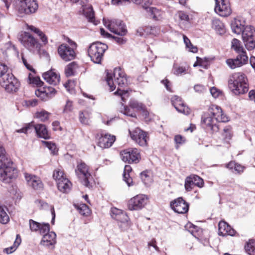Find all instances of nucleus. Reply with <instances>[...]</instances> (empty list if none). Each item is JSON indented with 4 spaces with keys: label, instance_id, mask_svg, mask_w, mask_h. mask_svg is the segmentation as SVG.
I'll return each mask as SVG.
<instances>
[{
    "label": "nucleus",
    "instance_id": "obj_62",
    "mask_svg": "<svg viewBox=\"0 0 255 255\" xmlns=\"http://www.w3.org/2000/svg\"><path fill=\"white\" fill-rule=\"evenodd\" d=\"M140 178L144 184H147L150 180V177L147 174L146 171L140 173Z\"/></svg>",
    "mask_w": 255,
    "mask_h": 255
},
{
    "label": "nucleus",
    "instance_id": "obj_29",
    "mask_svg": "<svg viewBox=\"0 0 255 255\" xmlns=\"http://www.w3.org/2000/svg\"><path fill=\"white\" fill-rule=\"evenodd\" d=\"M58 189L61 192L64 193H68L72 186L71 182L66 177L62 178V180L58 181L57 183Z\"/></svg>",
    "mask_w": 255,
    "mask_h": 255
},
{
    "label": "nucleus",
    "instance_id": "obj_47",
    "mask_svg": "<svg viewBox=\"0 0 255 255\" xmlns=\"http://www.w3.org/2000/svg\"><path fill=\"white\" fill-rule=\"evenodd\" d=\"M107 71L106 81L110 88L111 91H114L116 89V86L113 80V75L109 72L108 70Z\"/></svg>",
    "mask_w": 255,
    "mask_h": 255
},
{
    "label": "nucleus",
    "instance_id": "obj_22",
    "mask_svg": "<svg viewBox=\"0 0 255 255\" xmlns=\"http://www.w3.org/2000/svg\"><path fill=\"white\" fill-rule=\"evenodd\" d=\"M24 177L27 184L34 190H41L43 184L39 177L28 173H25Z\"/></svg>",
    "mask_w": 255,
    "mask_h": 255
},
{
    "label": "nucleus",
    "instance_id": "obj_5",
    "mask_svg": "<svg viewBox=\"0 0 255 255\" xmlns=\"http://www.w3.org/2000/svg\"><path fill=\"white\" fill-rule=\"evenodd\" d=\"M108 48V47L107 44L97 41L93 42L89 46L88 54L94 63L100 64L104 54Z\"/></svg>",
    "mask_w": 255,
    "mask_h": 255
},
{
    "label": "nucleus",
    "instance_id": "obj_51",
    "mask_svg": "<svg viewBox=\"0 0 255 255\" xmlns=\"http://www.w3.org/2000/svg\"><path fill=\"white\" fill-rule=\"evenodd\" d=\"M223 134L227 140H230L232 136V127L230 126L225 127Z\"/></svg>",
    "mask_w": 255,
    "mask_h": 255
},
{
    "label": "nucleus",
    "instance_id": "obj_33",
    "mask_svg": "<svg viewBox=\"0 0 255 255\" xmlns=\"http://www.w3.org/2000/svg\"><path fill=\"white\" fill-rule=\"evenodd\" d=\"M131 171L132 168L130 165H125L123 173V179L128 186L132 185V179L129 176V173Z\"/></svg>",
    "mask_w": 255,
    "mask_h": 255
},
{
    "label": "nucleus",
    "instance_id": "obj_21",
    "mask_svg": "<svg viewBox=\"0 0 255 255\" xmlns=\"http://www.w3.org/2000/svg\"><path fill=\"white\" fill-rule=\"evenodd\" d=\"M171 101L172 105L178 112L186 115L190 114V109L184 104L181 97L174 96L171 98Z\"/></svg>",
    "mask_w": 255,
    "mask_h": 255
},
{
    "label": "nucleus",
    "instance_id": "obj_59",
    "mask_svg": "<svg viewBox=\"0 0 255 255\" xmlns=\"http://www.w3.org/2000/svg\"><path fill=\"white\" fill-rule=\"evenodd\" d=\"M124 211L119 209L116 208H112L111 209V215L113 219H115L116 217L118 216L121 213H122Z\"/></svg>",
    "mask_w": 255,
    "mask_h": 255
},
{
    "label": "nucleus",
    "instance_id": "obj_12",
    "mask_svg": "<svg viewBox=\"0 0 255 255\" xmlns=\"http://www.w3.org/2000/svg\"><path fill=\"white\" fill-rule=\"evenodd\" d=\"M108 27L112 32L121 36H124L128 33L126 24L121 19L111 20Z\"/></svg>",
    "mask_w": 255,
    "mask_h": 255
},
{
    "label": "nucleus",
    "instance_id": "obj_58",
    "mask_svg": "<svg viewBox=\"0 0 255 255\" xmlns=\"http://www.w3.org/2000/svg\"><path fill=\"white\" fill-rule=\"evenodd\" d=\"M122 106H124V112L121 111V112L123 113L124 115L131 117H136L135 113L134 112L131 111L128 107L125 106L123 105H122Z\"/></svg>",
    "mask_w": 255,
    "mask_h": 255
},
{
    "label": "nucleus",
    "instance_id": "obj_19",
    "mask_svg": "<svg viewBox=\"0 0 255 255\" xmlns=\"http://www.w3.org/2000/svg\"><path fill=\"white\" fill-rule=\"evenodd\" d=\"M204 184V181L200 177L196 175H191L186 178L184 186L186 191H190L194 186L201 188L203 187Z\"/></svg>",
    "mask_w": 255,
    "mask_h": 255
},
{
    "label": "nucleus",
    "instance_id": "obj_7",
    "mask_svg": "<svg viewBox=\"0 0 255 255\" xmlns=\"http://www.w3.org/2000/svg\"><path fill=\"white\" fill-rule=\"evenodd\" d=\"M18 39L23 46L29 51L33 53L39 52L41 44L37 39L29 32H24L21 33L19 35Z\"/></svg>",
    "mask_w": 255,
    "mask_h": 255
},
{
    "label": "nucleus",
    "instance_id": "obj_20",
    "mask_svg": "<svg viewBox=\"0 0 255 255\" xmlns=\"http://www.w3.org/2000/svg\"><path fill=\"white\" fill-rule=\"evenodd\" d=\"M56 93V90L51 86H45L43 87V89H37L35 92L36 96L44 101L52 98Z\"/></svg>",
    "mask_w": 255,
    "mask_h": 255
},
{
    "label": "nucleus",
    "instance_id": "obj_35",
    "mask_svg": "<svg viewBox=\"0 0 255 255\" xmlns=\"http://www.w3.org/2000/svg\"><path fill=\"white\" fill-rule=\"evenodd\" d=\"M245 249L249 255H255V240H249L245 246Z\"/></svg>",
    "mask_w": 255,
    "mask_h": 255
},
{
    "label": "nucleus",
    "instance_id": "obj_61",
    "mask_svg": "<svg viewBox=\"0 0 255 255\" xmlns=\"http://www.w3.org/2000/svg\"><path fill=\"white\" fill-rule=\"evenodd\" d=\"M210 91L212 96L215 98L218 97L222 94L221 92L215 87L211 88Z\"/></svg>",
    "mask_w": 255,
    "mask_h": 255
},
{
    "label": "nucleus",
    "instance_id": "obj_64",
    "mask_svg": "<svg viewBox=\"0 0 255 255\" xmlns=\"http://www.w3.org/2000/svg\"><path fill=\"white\" fill-rule=\"evenodd\" d=\"M179 16L181 20H185L186 21H189V15L185 12L181 11L179 13Z\"/></svg>",
    "mask_w": 255,
    "mask_h": 255
},
{
    "label": "nucleus",
    "instance_id": "obj_31",
    "mask_svg": "<svg viewBox=\"0 0 255 255\" xmlns=\"http://www.w3.org/2000/svg\"><path fill=\"white\" fill-rule=\"evenodd\" d=\"M231 49L236 54L246 52L241 41L236 38L233 39L231 41Z\"/></svg>",
    "mask_w": 255,
    "mask_h": 255
},
{
    "label": "nucleus",
    "instance_id": "obj_30",
    "mask_svg": "<svg viewBox=\"0 0 255 255\" xmlns=\"http://www.w3.org/2000/svg\"><path fill=\"white\" fill-rule=\"evenodd\" d=\"M212 27L217 34L223 35L226 33V28L224 24L219 19L215 18L212 20Z\"/></svg>",
    "mask_w": 255,
    "mask_h": 255
},
{
    "label": "nucleus",
    "instance_id": "obj_36",
    "mask_svg": "<svg viewBox=\"0 0 255 255\" xmlns=\"http://www.w3.org/2000/svg\"><path fill=\"white\" fill-rule=\"evenodd\" d=\"M227 65L232 69L236 68L241 67L243 65L242 64V62L238 60V58H228L226 60Z\"/></svg>",
    "mask_w": 255,
    "mask_h": 255
},
{
    "label": "nucleus",
    "instance_id": "obj_49",
    "mask_svg": "<svg viewBox=\"0 0 255 255\" xmlns=\"http://www.w3.org/2000/svg\"><path fill=\"white\" fill-rule=\"evenodd\" d=\"M79 121L80 123L84 125H88L89 124V116L87 112H79Z\"/></svg>",
    "mask_w": 255,
    "mask_h": 255
},
{
    "label": "nucleus",
    "instance_id": "obj_46",
    "mask_svg": "<svg viewBox=\"0 0 255 255\" xmlns=\"http://www.w3.org/2000/svg\"><path fill=\"white\" fill-rule=\"evenodd\" d=\"M43 143L51 151V153L53 155L57 154L58 152V149L56 147L55 143H53L51 141H43Z\"/></svg>",
    "mask_w": 255,
    "mask_h": 255
},
{
    "label": "nucleus",
    "instance_id": "obj_13",
    "mask_svg": "<svg viewBox=\"0 0 255 255\" xmlns=\"http://www.w3.org/2000/svg\"><path fill=\"white\" fill-rule=\"evenodd\" d=\"M129 134L131 138L141 146H145L147 144V133L138 128L132 130L129 129Z\"/></svg>",
    "mask_w": 255,
    "mask_h": 255
},
{
    "label": "nucleus",
    "instance_id": "obj_3",
    "mask_svg": "<svg viewBox=\"0 0 255 255\" xmlns=\"http://www.w3.org/2000/svg\"><path fill=\"white\" fill-rule=\"evenodd\" d=\"M230 90L236 95L244 94L249 90V85L246 75L242 73H235L228 81Z\"/></svg>",
    "mask_w": 255,
    "mask_h": 255
},
{
    "label": "nucleus",
    "instance_id": "obj_4",
    "mask_svg": "<svg viewBox=\"0 0 255 255\" xmlns=\"http://www.w3.org/2000/svg\"><path fill=\"white\" fill-rule=\"evenodd\" d=\"M13 5L15 10L21 14L35 13L38 8L37 0H14Z\"/></svg>",
    "mask_w": 255,
    "mask_h": 255
},
{
    "label": "nucleus",
    "instance_id": "obj_45",
    "mask_svg": "<svg viewBox=\"0 0 255 255\" xmlns=\"http://www.w3.org/2000/svg\"><path fill=\"white\" fill-rule=\"evenodd\" d=\"M33 122L30 123L26 124L24 127L20 129L16 130V132L18 133H26L28 132H31L33 129Z\"/></svg>",
    "mask_w": 255,
    "mask_h": 255
},
{
    "label": "nucleus",
    "instance_id": "obj_54",
    "mask_svg": "<svg viewBox=\"0 0 255 255\" xmlns=\"http://www.w3.org/2000/svg\"><path fill=\"white\" fill-rule=\"evenodd\" d=\"M50 225L48 223H43L41 224L40 229L38 230L41 234H42L43 236L44 234H47V233L50 232Z\"/></svg>",
    "mask_w": 255,
    "mask_h": 255
},
{
    "label": "nucleus",
    "instance_id": "obj_44",
    "mask_svg": "<svg viewBox=\"0 0 255 255\" xmlns=\"http://www.w3.org/2000/svg\"><path fill=\"white\" fill-rule=\"evenodd\" d=\"M129 106L132 109H135L140 111H144L145 108L143 104L138 103L135 100H130L129 103Z\"/></svg>",
    "mask_w": 255,
    "mask_h": 255
},
{
    "label": "nucleus",
    "instance_id": "obj_23",
    "mask_svg": "<svg viewBox=\"0 0 255 255\" xmlns=\"http://www.w3.org/2000/svg\"><path fill=\"white\" fill-rule=\"evenodd\" d=\"M218 227V234L220 236L223 237L227 235L234 236L237 234L236 231L225 221L220 222Z\"/></svg>",
    "mask_w": 255,
    "mask_h": 255
},
{
    "label": "nucleus",
    "instance_id": "obj_28",
    "mask_svg": "<svg viewBox=\"0 0 255 255\" xmlns=\"http://www.w3.org/2000/svg\"><path fill=\"white\" fill-rule=\"evenodd\" d=\"M245 21L241 19L235 18L232 21L231 26L233 32L237 34H240L243 32L245 26L244 24Z\"/></svg>",
    "mask_w": 255,
    "mask_h": 255
},
{
    "label": "nucleus",
    "instance_id": "obj_27",
    "mask_svg": "<svg viewBox=\"0 0 255 255\" xmlns=\"http://www.w3.org/2000/svg\"><path fill=\"white\" fill-rule=\"evenodd\" d=\"M116 137L108 133H101L99 139V143L103 144L104 147H111L115 141Z\"/></svg>",
    "mask_w": 255,
    "mask_h": 255
},
{
    "label": "nucleus",
    "instance_id": "obj_48",
    "mask_svg": "<svg viewBox=\"0 0 255 255\" xmlns=\"http://www.w3.org/2000/svg\"><path fill=\"white\" fill-rule=\"evenodd\" d=\"M28 79L30 83L35 84L37 87H41L44 84L39 77H34L31 74H29L28 75Z\"/></svg>",
    "mask_w": 255,
    "mask_h": 255
},
{
    "label": "nucleus",
    "instance_id": "obj_39",
    "mask_svg": "<svg viewBox=\"0 0 255 255\" xmlns=\"http://www.w3.org/2000/svg\"><path fill=\"white\" fill-rule=\"evenodd\" d=\"M5 210H7L5 206H0V222L2 224L7 223L9 220Z\"/></svg>",
    "mask_w": 255,
    "mask_h": 255
},
{
    "label": "nucleus",
    "instance_id": "obj_42",
    "mask_svg": "<svg viewBox=\"0 0 255 255\" xmlns=\"http://www.w3.org/2000/svg\"><path fill=\"white\" fill-rule=\"evenodd\" d=\"M66 177L64 173L63 170L60 169H56L54 170L53 173V178L54 179L56 180L57 182L62 180V178H65Z\"/></svg>",
    "mask_w": 255,
    "mask_h": 255
},
{
    "label": "nucleus",
    "instance_id": "obj_37",
    "mask_svg": "<svg viewBox=\"0 0 255 255\" xmlns=\"http://www.w3.org/2000/svg\"><path fill=\"white\" fill-rule=\"evenodd\" d=\"M21 242V239L19 234L16 235V239L12 246L4 249L6 254H9L14 252Z\"/></svg>",
    "mask_w": 255,
    "mask_h": 255
},
{
    "label": "nucleus",
    "instance_id": "obj_11",
    "mask_svg": "<svg viewBox=\"0 0 255 255\" xmlns=\"http://www.w3.org/2000/svg\"><path fill=\"white\" fill-rule=\"evenodd\" d=\"M120 155L122 160L129 164L138 163L141 159L140 154L136 148H128L122 151Z\"/></svg>",
    "mask_w": 255,
    "mask_h": 255
},
{
    "label": "nucleus",
    "instance_id": "obj_43",
    "mask_svg": "<svg viewBox=\"0 0 255 255\" xmlns=\"http://www.w3.org/2000/svg\"><path fill=\"white\" fill-rule=\"evenodd\" d=\"M85 15L88 19V21L94 23L95 21V13L92 7L88 8L85 12Z\"/></svg>",
    "mask_w": 255,
    "mask_h": 255
},
{
    "label": "nucleus",
    "instance_id": "obj_10",
    "mask_svg": "<svg viewBox=\"0 0 255 255\" xmlns=\"http://www.w3.org/2000/svg\"><path fill=\"white\" fill-rule=\"evenodd\" d=\"M242 34L247 49L249 50L254 49L255 48V28L253 26L247 25Z\"/></svg>",
    "mask_w": 255,
    "mask_h": 255
},
{
    "label": "nucleus",
    "instance_id": "obj_9",
    "mask_svg": "<svg viewBox=\"0 0 255 255\" xmlns=\"http://www.w3.org/2000/svg\"><path fill=\"white\" fill-rule=\"evenodd\" d=\"M0 85L5 88L7 92L9 93L17 92L20 87L19 82L11 72L4 75L0 80Z\"/></svg>",
    "mask_w": 255,
    "mask_h": 255
},
{
    "label": "nucleus",
    "instance_id": "obj_14",
    "mask_svg": "<svg viewBox=\"0 0 255 255\" xmlns=\"http://www.w3.org/2000/svg\"><path fill=\"white\" fill-rule=\"evenodd\" d=\"M88 166L84 162H81L77 165V170L82 175V183L86 187L91 188L92 187L93 177L88 171Z\"/></svg>",
    "mask_w": 255,
    "mask_h": 255
},
{
    "label": "nucleus",
    "instance_id": "obj_8",
    "mask_svg": "<svg viewBox=\"0 0 255 255\" xmlns=\"http://www.w3.org/2000/svg\"><path fill=\"white\" fill-rule=\"evenodd\" d=\"M132 2L136 4L141 5L142 7L146 9L150 14V16L153 19L157 18L156 13L158 12V9L155 7H149L151 4V0H112V3L114 5H125Z\"/></svg>",
    "mask_w": 255,
    "mask_h": 255
},
{
    "label": "nucleus",
    "instance_id": "obj_2",
    "mask_svg": "<svg viewBox=\"0 0 255 255\" xmlns=\"http://www.w3.org/2000/svg\"><path fill=\"white\" fill-rule=\"evenodd\" d=\"M4 152L0 147V180L9 183L17 176V170L12 166L13 162L5 157Z\"/></svg>",
    "mask_w": 255,
    "mask_h": 255
},
{
    "label": "nucleus",
    "instance_id": "obj_1",
    "mask_svg": "<svg viewBox=\"0 0 255 255\" xmlns=\"http://www.w3.org/2000/svg\"><path fill=\"white\" fill-rule=\"evenodd\" d=\"M229 118L223 113L222 109L215 105H212L207 112L202 115L201 126L207 132L213 133L219 131L218 122H227Z\"/></svg>",
    "mask_w": 255,
    "mask_h": 255
},
{
    "label": "nucleus",
    "instance_id": "obj_55",
    "mask_svg": "<svg viewBox=\"0 0 255 255\" xmlns=\"http://www.w3.org/2000/svg\"><path fill=\"white\" fill-rule=\"evenodd\" d=\"M111 38L114 40L117 43L120 45L125 44L127 41V39L126 38L118 35L117 36L112 35V36L111 37Z\"/></svg>",
    "mask_w": 255,
    "mask_h": 255
},
{
    "label": "nucleus",
    "instance_id": "obj_57",
    "mask_svg": "<svg viewBox=\"0 0 255 255\" xmlns=\"http://www.w3.org/2000/svg\"><path fill=\"white\" fill-rule=\"evenodd\" d=\"M73 110V103L72 102L69 100H67L66 105L64 106L63 112L67 113L71 112Z\"/></svg>",
    "mask_w": 255,
    "mask_h": 255
},
{
    "label": "nucleus",
    "instance_id": "obj_34",
    "mask_svg": "<svg viewBox=\"0 0 255 255\" xmlns=\"http://www.w3.org/2000/svg\"><path fill=\"white\" fill-rule=\"evenodd\" d=\"M28 29L30 30L31 31H33L39 37L40 39H41V41L44 43V44H46L48 43L47 36L39 28L33 25H29L28 26Z\"/></svg>",
    "mask_w": 255,
    "mask_h": 255
},
{
    "label": "nucleus",
    "instance_id": "obj_24",
    "mask_svg": "<svg viewBox=\"0 0 255 255\" xmlns=\"http://www.w3.org/2000/svg\"><path fill=\"white\" fill-rule=\"evenodd\" d=\"M33 129H34L37 136L44 139L50 138V135L45 125L41 124L34 125Z\"/></svg>",
    "mask_w": 255,
    "mask_h": 255
},
{
    "label": "nucleus",
    "instance_id": "obj_56",
    "mask_svg": "<svg viewBox=\"0 0 255 255\" xmlns=\"http://www.w3.org/2000/svg\"><path fill=\"white\" fill-rule=\"evenodd\" d=\"M8 67L4 63L0 62V78L1 79L9 72L8 71Z\"/></svg>",
    "mask_w": 255,
    "mask_h": 255
},
{
    "label": "nucleus",
    "instance_id": "obj_26",
    "mask_svg": "<svg viewBox=\"0 0 255 255\" xmlns=\"http://www.w3.org/2000/svg\"><path fill=\"white\" fill-rule=\"evenodd\" d=\"M56 235L54 232L47 233L43 236L40 244L45 247L53 246L52 249H54V245L56 243Z\"/></svg>",
    "mask_w": 255,
    "mask_h": 255
},
{
    "label": "nucleus",
    "instance_id": "obj_16",
    "mask_svg": "<svg viewBox=\"0 0 255 255\" xmlns=\"http://www.w3.org/2000/svg\"><path fill=\"white\" fill-rule=\"evenodd\" d=\"M171 208L178 214L186 213L189 210V205L182 197H179L171 201L170 204Z\"/></svg>",
    "mask_w": 255,
    "mask_h": 255
},
{
    "label": "nucleus",
    "instance_id": "obj_40",
    "mask_svg": "<svg viewBox=\"0 0 255 255\" xmlns=\"http://www.w3.org/2000/svg\"><path fill=\"white\" fill-rule=\"evenodd\" d=\"M50 114L48 112L42 110L40 112H37L35 113V117L39 119L41 122H45L49 119V117Z\"/></svg>",
    "mask_w": 255,
    "mask_h": 255
},
{
    "label": "nucleus",
    "instance_id": "obj_6",
    "mask_svg": "<svg viewBox=\"0 0 255 255\" xmlns=\"http://www.w3.org/2000/svg\"><path fill=\"white\" fill-rule=\"evenodd\" d=\"M113 76L115 83L118 85V89L114 94L120 95L122 101H125L124 96L128 94V91L122 88L125 87L128 85V80L126 74L121 68L117 67L114 70Z\"/></svg>",
    "mask_w": 255,
    "mask_h": 255
},
{
    "label": "nucleus",
    "instance_id": "obj_53",
    "mask_svg": "<svg viewBox=\"0 0 255 255\" xmlns=\"http://www.w3.org/2000/svg\"><path fill=\"white\" fill-rule=\"evenodd\" d=\"M115 220L121 223H127L129 220V218L125 212L121 213L118 216L116 217Z\"/></svg>",
    "mask_w": 255,
    "mask_h": 255
},
{
    "label": "nucleus",
    "instance_id": "obj_32",
    "mask_svg": "<svg viewBox=\"0 0 255 255\" xmlns=\"http://www.w3.org/2000/svg\"><path fill=\"white\" fill-rule=\"evenodd\" d=\"M78 68V65L76 62L74 61L69 63L65 69V73L66 77L74 76Z\"/></svg>",
    "mask_w": 255,
    "mask_h": 255
},
{
    "label": "nucleus",
    "instance_id": "obj_17",
    "mask_svg": "<svg viewBox=\"0 0 255 255\" xmlns=\"http://www.w3.org/2000/svg\"><path fill=\"white\" fill-rule=\"evenodd\" d=\"M216 5L215 12L221 16H229L232 12L231 8L228 0H215Z\"/></svg>",
    "mask_w": 255,
    "mask_h": 255
},
{
    "label": "nucleus",
    "instance_id": "obj_60",
    "mask_svg": "<svg viewBox=\"0 0 255 255\" xmlns=\"http://www.w3.org/2000/svg\"><path fill=\"white\" fill-rule=\"evenodd\" d=\"M174 140L177 144H182L185 142V137L180 134L176 135L174 136Z\"/></svg>",
    "mask_w": 255,
    "mask_h": 255
},
{
    "label": "nucleus",
    "instance_id": "obj_15",
    "mask_svg": "<svg viewBox=\"0 0 255 255\" xmlns=\"http://www.w3.org/2000/svg\"><path fill=\"white\" fill-rule=\"evenodd\" d=\"M147 201V197L145 195H137L128 201V208L129 210H140L146 204Z\"/></svg>",
    "mask_w": 255,
    "mask_h": 255
},
{
    "label": "nucleus",
    "instance_id": "obj_50",
    "mask_svg": "<svg viewBox=\"0 0 255 255\" xmlns=\"http://www.w3.org/2000/svg\"><path fill=\"white\" fill-rule=\"evenodd\" d=\"M236 58H238L239 61L242 62V64L244 65L246 64L248 62V56L247 54V52H241L237 53Z\"/></svg>",
    "mask_w": 255,
    "mask_h": 255
},
{
    "label": "nucleus",
    "instance_id": "obj_52",
    "mask_svg": "<svg viewBox=\"0 0 255 255\" xmlns=\"http://www.w3.org/2000/svg\"><path fill=\"white\" fill-rule=\"evenodd\" d=\"M29 227L31 231L37 232L40 229L41 224L32 219L29 221Z\"/></svg>",
    "mask_w": 255,
    "mask_h": 255
},
{
    "label": "nucleus",
    "instance_id": "obj_18",
    "mask_svg": "<svg viewBox=\"0 0 255 255\" xmlns=\"http://www.w3.org/2000/svg\"><path fill=\"white\" fill-rule=\"evenodd\" d=\"M58 53L60 57L65 61H69L74 59L76 53L73 48L67 44L60 45L58 48Z\"/></svg>",
    "mask_w": 255,
    "mask_h": 255
},
{
    "label": "nucleus",
    "instance_id": "obj_38",
    "mask_svg": "<svg viewBox=\"0 0 255 255\" xmlns=\"http://www.w3.org/2000/svg\"><path fill=\"white\" fill-rule=\"evenodd\" d=\"M5 210H7L5 206H0V222L2 224L7 223L9 220Z\"/></svg>",
    "mask_w": 255,
    "mask_h": 255
},
{
    "label": "nucleus",
    "instance_id": "obj_63",
    "mask_svg": "<svg viewBox=\"0 0 255 255\" xmlns=\"http://www.w3.org/2000/svg\"><path fill=\"white\" fill-rule=\"evenodd\" d=\"M186 71V68L184 67H178L175 68L174 74L176 75H179Z\"/></svg>",
    "mask_w": 255,
    "mask_h": 255
},
{
    "label": "nucleus",
    "instance_id": "obj_25",
    "mask_svg": "<svg viewBox=\"0 0 255 255\" xmlns=\"http://www.w3.org/2000/svg\"><path fill=\"white\" fill-rule=\"evenodd\" d=\"M42 76L44 79L51 85H56L60 80V75L52 70L45 72Z\"/></svg>",
    "mask_w": 255,
    "mask_h": 255
},
{
    "label": "nucleus",
    "instance_id": "obj_41",
    "mask_svg": "<svg viewBox=\"0 0 255 255\" xmlns=\"http://www.w3.org/2000/svg\"><path fill=\"white\" fill-rule=\"evenodd\" d=\"M75 207L81 215L83 216H87L88 215L89 210L86 204H82L79 205H75Z\"/></svg>",
    "mask_w": 255,
    "mask_h": 255
}]
</instances>
